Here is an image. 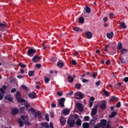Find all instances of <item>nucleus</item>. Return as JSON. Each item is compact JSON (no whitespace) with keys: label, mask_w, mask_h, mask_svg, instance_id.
Here are the masks:
<instances>
[{"label":"nucleus","mask_w":128,"mask_h":128,"mask_svg":"<svg viewBox=\"0 0 128 128\" xmlns=\"http://www.w3.org/2000/svg\"><path fill=\"white\" fill-rule=\"evenodd\" d=\"M24 122V124H25L26 126H30V122L28 120V118H27V119L25 120Z\"/></svg>","instance_id":"obj_32"},{"label":"nucleus","mask_w":128,"mask_h":128,"mask_svg":"<svg viewBox=\"0 0 128 128\" xmlns=\"http://www.w3.org/2000/svg\"><path fill=\"white\" fill-rule=\"evenodd\" d=\"M6 28V23L4 22H0V32H4Z\"/></svg>","instance_id":"obj_8"},{"label":"nucleus","mask_w":128,"mask_h":128,"mask_svg":"<svg viewBox=\"0 0 128 128\" xmlns=\"http://www.w3.org/2000/svg\"><path fill=\"white\" fill-rule=\"evenodd\" d=\"M76 108L80 112H82V110H84V109L82 108V104H80V102H77Z\"/></svg>","instance_id":"obj_18"},{"label":"nucleus","mask_w":128,"mask_h":128,"mask_svg":"<svg viewBox=\"0 0 128 128\" xmlns=\"http://www.w3.org/2000/svg\"><path fill=\"white\" fill-rule=\"evenodd\" d=\"M67 78L69 82H74V78L70 76H68Z\"/></svg>","instance_id":"obj_31"},{"label":"nucleus","mask_w":128,"mask_h":128,"mask_svg":"<svg viewBox=\"0 0 128 128\" xmlns=\"http://www.w3.org/2000/svg\"><path fill=\"white\" fill-rule=\"evenodd\" d=\"M36 66L37 68H42V64H36Z\"/></svg>","instance_id":"obj_57"},{"label":"nucleus","mask_w":128,"mask_h":128,"mask_svg":"<svg viewBox=\"0 0 128 128\" xmlns=\"http://www.w3.org/2000/svg\"><path fill=\"white\" fill-rule=\"evenodd\" d=\"M96 120H94V119H92L90 120V124H96Z\"/></svg>","instance_id":"obj_43"},{"label":"nucleus","mask_w":128,"mask_h":128,"mask_svg":"<svg viewBox=\"0 0 128 128\" xmlns=\"http://www.w3.org/2000/svg\"><path fill=\"white\" fill-rule=\"evenodd\" d=\"M100 108H101V110H105L106 108V100H102Z\"/></svg>","instance_id":"obj_12"},{"label":"nucleus","mask_w":128,"mask_h":128,"mask_svg":"<svg viewBox=\"0 0 128 128\" xmlns=\"http://www.w3.org/2000/svg\"><path fill=\"white\" fill-rule=\"evenodd\" d=\"M57 66H58L59 68H62L64 66V62L62 60H60L58 61L57 63Z\"/></svg>","instance_id":"obj_19"},{"label":"nucleus","mask_w":128,"mask_h":128,"mask_svg":"<svg viewBox=\"0 0 128 128\" xmlns=\"http://www.w3.org/2000/svg\"><path fill=\"white\" fill-rule=\"evenodd\" d=\"M36 50L34 48H30L28 49L27 54L29 56H30L32 54H36Z\"/></svg>","instance_id":"obj_9"},{"label":"nucleus","mask_w":128,"mask_h":128,"mask_svg":"<svg viewBox=\"0 0 128 128\" xmlns=\"http://www.w3.org/2000/svg\"><path fill=\"white\" fill-rule=\"evenodd\" d=\"M124 80L125 82H128V77H125L124 79Z\"/></svg>","instance_id":"obj_61"},{"label":"nucleus","mask_w":128,"mask_h":128,"mask_svg":"<svg viewBox=\"0 0 128 128\" xmlns=\"http://www.w3.org/2000/svg\"><path fill=\"white\" fill-rule=\"evenodd\" d=\"M119 60L122 62V64H126V61H124V57L122 56H120Z\"/></svg>","instance_id":"obj_35"},{"label":"nucleus","mask_w":128,"mask_h":128,"mask_svg":"<svg viewBox=\"0 0 128 128\" xmlns=\"http://www.w3.org/2000/svg\"><path fill=\"white\" fill-rule=\"evenodd\" d=\"M80 88H82V84H76V88H78V90H80Z\"/></svg>","instance_id":"obj_42"},{"label":"nucleus","mask_w":128,"mask_h":128,"mask_svg":"<svg viewBox=\"0 0 128 128\" xmlns=\"http://www.w3.org/2000/svg\"><path fill=\"white\" fill-rule=\"evenodd\" d=\"M101 128V127L98 126V124L94 126V128Z\"/></svg>","instance_id":"obj_64"},{"label":"nucleus","mask_w":128,"mask_h":128,"mask_svg":"<svg viewBox=\"0 0 128 128\" xmlns=\"http://www.w3.org/2000/svg\"><path fill=\"white\" fill-rule=\"evenodd\" d=\"M41 59L40 57L38 56V55L36 54L32 58V62H36V60H40Z\"/></svg>","instance_id":"obj_15"},{"label":"nucleus","mask_w":128,"mask_h":128,"mask_svg":"<svg viewBox=\"0 0 128 128\" xmlns=\"http://www.w3.org/2000/svg\"><path fill=\"white\" fill-rule=\"evenodd\" d=\"M79 24H84V17H80L78 18Z\"/></svg>","instance_id":"obj_28"},{"label":"nucleus","mask_w":128,"mask_h":128,"mask_svg":"<svg viewBox=\"0 0 128 128\" xmlns=\"http://www.w3.org/2000/svg\"><path fill=\"white\" fill-rule=\"evenodd\" d=\"M76 126H82V120L80 119H78L75 122Z\"/></svg>","instance_id":"obj_21"},{"label":"nucleus","mask_w":128,"mask_h":128,"mask_svg":"<svg viewBox=\"0 0 128 128\" xmlns=\"http://www.w3.org/2000/svg\"><path fill=\"white\" fill-rule=\"evenodd\" d=\"M93 104H94V103L92 102V101L90 100L89 101V107L92 108V106Z\"/></svg>","instance_id":"obj_52"},{"label":"nucleus","mask_w":128,"mask_h":128,"mask_svg":"<svg viewBox=\"0 0 128 128\" xmlns=\"http://www.w3.org/2000/svg\"><path fill=\"white\" fill-rule=\"evenodd\" d=\"M70 110L68 109H64L63 110V114H64V116H66V114H70Z\"/></svg>","instance_id":"obj_26"},{"label":"nucleus","mask_w":128,"mask_h":128,"mask_svg":"<svg viewBox=\"0 0 128 128\" xmlns=\"http://www.w3.org/2000/svg\"><path fill=\"white\" fill-rule=\"evenodd\" d=\"M20 118H22V120H24H24H28V116L22 115L20 116Z\"/></svg>","instance_id":"obj_36"},{"label":"nucleus","mask_w":128,"mask_h":128,"mask_svg":"<svg viewBox=\"0 0 128 128\" xmlns=\"http://www.w3.org/2000/svg\"><path fill=\"white\" fill-rule=\"evenodd\" d=\"M92 118H93V120H98V115L96 114H91Z\"/></svg>","instance_id":"obj_38"},{"label":"nucleus","mask_w":128,"mask_h":128,"mask_svg":"<svg viewBox=\"0 0 128 128\" xmlns=\"http://www.w3.org/2000/svg\"><path fill=\"white\" fill-rule=\"evenodd\" d=\"M15 98L18 102H20V104H22L23 102H26V99H24L22 98V94H20V90L16 91L15 94Z\"/></svg>","instance_id":"obj_2"},{"label":"nucleus","mask_w":128,"mask_h":128,"mask_svg":"<svg viewBox=\"0 0 128 128\" xmlns=\"http://www.w3.org/2000/svg\"><path fill=\"white\" fill-rule=\"evenodd\" d=\"M83 128H90V124L88 122H85L82 124Z\"/></svg>","instance_id":"obj_30"},{"label":"nucleus","mask_w":128,"mask_h":128,"mask_svg":"<svg viewBox=\"0 0 128 128\" xmlns=\"http://www.w3.org/2000/svg\"><path fill=\"white\" fill-rule=\"evenodd\" d=\"M84 10H86V12H87V14H90V7H88V6H86L84 8Z\"/></svg>","instance_id":"obj_33"},{"label":"nucleus","mask_w":128,"mask_h":128,"mask_svg":"<svg viewBox=\"0 0 128 128\" xmlns=\"http://www.w3.org/2000/svg\"><path fill=\"white\" fill-rule=\"evenodd\" d=\"M128 52V50L124 48H123L122 50H120V56H122V54H126V52Z\"/></svg>","instance_id":"obj_34"},{"label":"nucleus","mask_w":128,"mask_h":128,"mask_svg":"<svg viewBox=\"0 0 128 128\" xmlns=\"http://www.w3.org/2000/svg\"><path fill=\"white\" fill-rule=\"evenodd\" d=\"M64 102H66V98H60L58 100V104L60 106H61V108H64Z\"/></svg>","instance_id":"obj_7"},{"label":"nucleus","mask_w":128,"mask_h":128,"mask_svg":"<svg viewBox=\"0 0 128 128\" xmlns=\"http://www.w3.org/2000/svg\"><path fill=\"white\" fill-rule=\"evenodd\" d=\"M28 96L30 98H32V100L36 98V94L34 92H30L28 94Z\"/></svg>","instance_id":"obj_11"},{"label":"nucleus","mask_w":128,"mask_h":128,"mask_svg":"<svg viewBox=\"0 0 128 128\" xmlns=\"http://www.w3.org/2000/svg\"><path fill=\"white\" fill-rule=\"evenodd\" d=\"M120 25L121 28H124V30H126V28H127L126 25V23H124V22H122L120 24Z\"/></svg>","instance_id":"obj_24"},{"label":"nucleus","mask_w":128,"mask_h":128,"mask_svg":"<svg viewBox=\"0 0 128 128\" xmlns=\"http://www.w3.org/2000/svg\"><path fill=\"white\" fill-rule=\"evenodd\" d=\"M73 30H74V32H82V30L78 27H74Z\"/></svg>","instance_id":"obj_27"},{"label":"nucleus","mask_w":128,"mask_h":128,"mask_svg":"<svg viewBox=\"0 0 128 128\" xmlns=\"http://www.w3.org/2000/svg\"><path fill=\"white\" fill-rule=\"evenodd\" d=\"M50 62H56V57H52L50 59Z\"/></svg>","instance_id":"obj_40"},{"label":"nucleus","mask_w":128,"mask_h":128,"mask_svg":"<svg viewBox=\"0 0 128 128\" xmlns=\"http://www.w3.org/2000/svg\"><path fill=\"white\" fill-rule=\"evenodd\" d=\"M57 94L58 96H62V93L61 92H57Z\"/></svg>","instance_id":"obj_59"},{"label":"nucleus","mask_w":128,"mask_h":128,"mask_svg":"<svg viewBox=\"0 0 128 128\" xmlns=\"http://www.w3.org/2000/svg\"><path fill=\"white\" fill-rule=\"evenodd\" d=\"M25 108H24V106L20 108V111L21 112H24Z\"/></svg>","instance_id":"obj_53"},{"label":"nucleus","mask_w":128,"mask_h":128,"mask_svg":"<svg viewBox=\"0 0 128 128\" xmlns=\"http://www.w3.org/2000/svg\"><path fill=\"white\" fill-rule=\"evenodd\" d=\"M88 82V79H83L82 80V82Z\"/></svg>","instance_id":"obj_63"},{"label":"nucleus","mask_w":128,"mask_h":128,"mask_svg":"<svg viewBox=\"0 0 128 128\" xmlns=\"http://www.w3.org/2000/svg\"><path fill=\"white\" fill-rule=\"evenodd\" d=\"M66 120L65 118L61 117L60 118V124L62 126L66 124Z\"/></svg>","instance_id":"obj_14"},{"label":"nucleus","mask_w":128,"mask_h":128,"mask_svg":"<svg viewBox=\"0 0 128 128\" xmlns=\"http://www.w3.org/2000/svg\"><path fill=\"white\" fill-rule=\"evenodd\" d=\"M100 123H97V126H100L101 128H104V126H106V120L102 119L100 120Z\"/></svg>","instance_id":"obj_6"},{"label":"nucleus","mask_w":128,"mask_h":128,"mask_svg":"<svg viewBox=\"0 0 128 128\" xmlns=\"http://www.w3.org/2000/svg\"><path fill=\"white\" fill-rule=\"evenodd\" d=\"M96 76H98V73L94 72L92 74V78H96Z\"/></svg>","instance_id":"obj_45"},{"label":"nucleus","mask_w":128,"mask_h":128,"mask_svg":"<svg viewBox=\"0 0 128 128\" xmlns=\"http://www.w3.org/2000/svg\"><path fill=\"white\" fill-rule=\"evenodd\" d=\"M50 128H54V123L52 122H50Z\"/></svg>","instance_id":"obj_62"},{"label":"nucleus","mask_w":128,"mask_h":128,"mask_svg":"<svg viewBox=\"0 0 128 128\" xmlns=\"http://www.w3.org/2000/svg\"><path fill=\"white\" fill-rule=\"evenodd\" d=\"M16 92V88H13L11 90V92L12 94H14Z\"/></svg>","instance_id":"obj_51"},{"label":"nucleus","mask_w":128,"mask_h":128,"mask_svg":"<svg viewBox=\"0 0 128 128\" xmlns=\"http://www.w3.org/2000/svg\"><path fill=\"white\" fill-rule=\"evenodd\" d=\"M50 116H51L52 118H54V112H50Z\"/></svg>","instance_id":"obj_55"},{"label":"nucleus","mask_w":128,"mask_h":128,"mask_svg":"<svg viewBox=\"0 0 128 128\" xmlns=\"http://www.w3.org/2000/svg\"><path fill=\"white\" fill-rule=\"evenodd\" d=\"M122 43L118 42V50H122Z\"/></svg>","instance_id":"obj_39"},{"label":"nucleus","mask_w":128,"mask_h":128,"mask_svg":"<svg viewBox=\"0 0 128 128\" xmlns=\"http://www.w3.org/2000/svg\"><path fill=\"white\" fill-rule=\"evenodd\" d=\"M108 20V17L106 16H104L103 18V20L104 22H106V21Z\"/></svg>","instance_id":"obj_54"},{"label":"nucleus","mask_w":128,"mask_h":128,"mask_svg":"<svg viewBox=\"0 0 128 128\" xmlns=\"http://www.w3.org/2000/svg\"><path fill=\"white\" fill-rule=\"evenodd\" d=\"M72 66H76V64H77L76 61L74 60H72Z\"/></svg>","instance_id":"obj_47"},{"label":"nucleus","mask_w":128,"mask_h":128,"mask_svg":"<svg viewBox=\"0 0 128 128\" xmlns=\"http://www.w3.org/2000/svg\"><path fill=\"white\" fill-rule=\"evenodd\" d=\"M8 88V86L3 85L2 88H0V100H2L4 98V96L6 90Z\"/></svg>","instance_id":"obj_3"},{"label":"nucleus","mask_w":128,"mask_h":128,"mask_svg":"<svg viewBox=\"0 0 128 128\" xmlns=\"http://www.w3.org/2000/svg\"><path fill=\"white\" fill-rule=\"evenodd\" d=\"M116 98L114 96H112L111 97V98L110 100V102H114V100H116Z\"/></svg>","instance_id":"obj_44"},{"label":"nucleus","mask_w":128,"mask_h":128,"mask_svg":"<svg viewBox=\"0 0 128 128\" xmlns=\"http://www.w3.org/2000/svg\"><path fill=\"white\" fill-rule=\"evenodd\" d=\"M108 46H110V45L108 44H106L105 48V52H108Z\"/></svg>","instance_id":"obj_58"},{"label":"nucleus","mask_w":128,"mask_h":128,"mask_svg":"<svg viewBox=\"0 0 128 128\" xmlns=\"http://www.w3.org/2000/svg\"><path fill=\"white\" fill-rule=\"evenodd\" d=\"M29 110H30L32 114L34 115V118H42V114L40 112V111H36L34 108H30L29 109Z\"/></svg>","instance_id":"obj_1"},{"label":"nucleus","mask_w":128,"mask_h":128,"mask_svg":"<svg viewBox=\"0 0 128 128\" xmlns=\"http://www.w3.org/2000/svg\"><path fill=\"white\" fill-rule=\"evenodd\" d=\"M98 114V106H95L91 111V114Z\"/></svg>","instance_id":"obj_17"},{"label":"nucleus","mask_w":128,"mask_h":128,"mask_svg":"<svg viewBox=\"0 0 128 128\" xmlns=\"http://www.w3.org/2000/svg\"><path fill=\"white\" fill-rule=\"evenodd\" d=\"M120 106H121V104H120V102H118L116 104V106L118 108H120Z\"/></svg>","instance_id":"obj_56"},{"label":"nucleus","mask_w":128,"mask_h":128,"mask_svg":"<svg viewBox=\"0 0 128 128\" xmlns=\"http://www.w3.org/2000/svg\"><path fill=\"white\" fill-rule=\"evenodd\" d=\"M4 100H8V102H14V98L10 94H7L4 96Z\"/></svg>","instance_id":"obj_10"},{"label":"nucleus","mask_w":128,"mask_h":128,"mask_svg":"<svg viewBox=\"0 0 128 128\" xmlns=\"http://www.w3.org/2000/svg\"><path fill=\"white\" fill-rule=\"evenodd\" d=\"M90 120V116H86L84 118V122H88V120Z\"/></svg>","instance_id":"obj_41"},{"label":"nucleus","mask_w":128,"mask_h":128,"mask_svg":"<svg viewBox=\"0 0 128 128\" xmlns=\"http://www.w3.org/2000/svg\"><path fill=\"white\" fill-rule=\"evenodd\" d=\"M106 36L108 38H112V36H114V32H112L110 33H108L106 34Z\"/></svg>","instance_id":"obj_25"},{"label":"nucleus","mask_w":128,"mask_h":128,"mask_svg":"<svg viewBox=\"0 0 128 128\" xmlns=\"http://www.w3.org/2000/svg\"><path fill=\"white\" fill-rule=\"evenodd\" d=\"M104 96H108L110 93L108 92L105 90L104 92Z\"/></svg>","instance_id":"obj_50"},{"label":"nucleus","mask_w":128,"mask_h":128,"mask_svg":"<svg viewBox=\"0 0 128 128\" xmlns=\"http://www.w3.org/2000/svg\"><path fill=\"white\" fill-rule=\"evenodd\" d=\"M84 96V94H82V92H77L75 95V98L76 100H82V98H84V97H82Z\"/></svg>","instance_id":"obj_5"},{"label":"nucleus","mask_w":128,"mask_h":128,"mask_svg":"<svg viewBox=\"0 0 128 128\" xmlns=\"http://www.w3.org/2000/svg\"><path fill=\"white\" fill-rule=\"evenodd\" d=\"M85 34L86 36V38L88 40H90V38H92V32L90 31H86L85 32Z\"/></svg>","instance_id":"obj_13"},{"label":"nucleus","mask_w":128,"mask_h":128,"mask_svg":"<svg viewBox=\"0 0 128 128\" xmlns=\"http://www.w3.org/2000/svg\"><path fill=\"white\" fill-rule=\"evenodd\" d=\"M29 76H34V72L32 70H30L28 72Z\"/></svg>","instance_id":"obj_29"},{"label":"nucleus","mask_w":128,"mask_h":128,"mask_svg":"<svg viewBox=\"0 0 128 128\" xmlns=\"http://www.w3.org/2000/svg\"><path fill=\"white\" fill-rule=\"evenodd\" d=\"M12 116H16L18 114V108H14L12 110Z\"/></svg>","instance_id":"obj_16"},{"label":"nucleus","mask_w":128,"mask_h":128,"mask_svg":"<svg viewBox=\"0 0 128 128\" xmlns=\"http://www.w3.org/2000/svg\"><path fill=\"white\" fill-rule=\"evenodd\" d=\"M45 120L47 122H50V118H48V114H46L45 115Z\"/></svg>","instance_id":"obj_46"},{"label":"nucleus","mask_w":128,"mask_h":128,"mask_svg":"<svg viewBox=\"0 0 128 128\" xmlns=\"http://www.w3.org/2000/svg\"><path fill=\"white\" fill-rule=\"evenodd\" d=\"M44 80L45 84H48V82H50V79L46 77V76H44Z\"/></svg>","instance_id":"obj_37"},{"label":"nucleus","mask_w":128,"mask_h":128,"mask_svg":"<svg viewBox=\"0 0 128 128\" xmlns=\"http://www.w3.org/2000/svg\"><path fill=\"white\" fill-rule=\"evenodd\" d=\"M18 64L21 68H26V66L22 64V62H20Z\"/></svg>","instance_id":"obj_48"},{"label":"nucleus","mask_w":128,"mask_h":128,"mask_svg":"<svg viewBox=\"0 0 128 128\" xmlns=\"http://www.w3.org/2000/svg\"><path fill=\"white\" fill-rule=\"evenodd\" d=\"M18 122L21 128L24 126V121L22 120V119H18Z\"/></svg>","instance_id":"obj_23"},{"label":"nucleus","mask_w":128,"mask_h":128,"mask_svg":"<svg viewBox=\"0 0 128 128\" xmlns=\"http://www.w3.org/2000/svg\"><path fill=\"white\" fill-rule=\"evenodd\" d=\"M41 125H42V128H50V125H48V123L46 122H42Z\"/></svg>","instance_id":"obj_22"},{"label":"nucleus","mask_w":128,"mask_h":128,"mask_svg":"<svg viewBox=\"0 0 128 128\" xmlns=\"http://www.w3.org/2000/svg\"><path fill=\"white\" fill-rule=\"evenodd\" d=\"M22 88H23V89H24V90H28V87H26V86H24V85H22Z\"/></svg>","instance_id":"obj_49"},{"label":"nucleus","mask_w":128,"mask_h":128,"mask_svg":"<svg viewBox=\"0 0 128 128\" xmlns=\"http://www.w3.org/2000/svg\"><path fill=\"white\" fill-rule=\"evenodd\" d=\"M116 114H118V112H116L114 111L112 112L110 115L109 116V118H114V116H116Z\"/></svg>","instance_id":"obj_20"},{"label":"nucleus","mask_w":128,"mask_h":128,"mask_svg":"<svg viewBox=\"0 0 128 128\" xmlns=\"http://www.w3.org/2000/svg\"><path fill=\"white\" fill-rule=\"evenodd\" d=\"M67 124L70 128H74V126L76 124V120L72 118H68L67 120Z\"/></svg>","instance_id":"obj_4"},{"label":"nucleus","mask_w":128,"mask_h":128,"mask_svg":"<svg viewBox=\"0 0 128 128\" xmlns=\"http://www.w3.org/2000/svg\"><path fill=\"white\" fill-rule=\"evenodd\" d=\"M96 86H98L100 84V81H98L96 83Z\"/></svg>","instance_id":"obj_60"}]
</instances>
